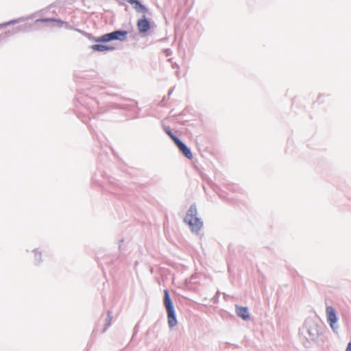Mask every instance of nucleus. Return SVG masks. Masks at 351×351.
Masks as SVG:
<instances>
[{
  "mask_svg": "<svg viewBox=\"0 0 351 351\" xmlns=\"http://www.w3.org/2000/svg\"><path fill=\"white\" fill-rule=\"evenodd\" d=\"M197 211L195 206H192L189 209L184 221L190 226L191 231L197 233L202 228L203 223L197 217Z\"/></svg>",
  "mask_w": 351,
  "mask_h": 351,
  "instance_id": "nucleus-1",
  "label": "nucleus"
},
{
  "mask_svg": "<svg viewBox=\"0 0 351 351\" xmlns=\"http://www.w3.org/2000/svg\"><path fill=\"white\" fill-rule=\"evenodd\" d=\"M164 305L167 310L168 324L170 328L177 325V319L172 301L167 289L164 291Z\"/></svg>",
  "mask_w": 351,
  "mask_h": 351,
  "instance_id": "nucleus-2",
  "label": "nucleus"
},
{
  "mask_svg": "<svg viewBox=\"0 0 351 351\" xmlns=\"http://www.w3.org/2000/svg\"><path fill=\"white\" fill-rule=\"evenodd\" d=\"M128 32L124 30H117L102 35L95 39L96 43H108L112 40L123 41L126 39Z\"/></svg>",
  "mask_w": 351,
  "mask_h": 351,
  "instance_id": "nucleus-3",
  "label": "nucleus"
},
{
  "mask_svg": "<svg viewBox=\"0 0 351 351\" xmlns=\"http://www.w3.org/2000/svg\"><path fill=\"white\" fill-rule=\"evenodd\" d=\"M326 313L328 322H329L330 327L334 329V325L337 321L336 311L332 306H327Z\"/></svg>",
  "mask_w": 351,
  "mask_h": 351,
  "instance_id": "nucleus-4",
  "label": "nucleus"
},
{
  "mask_svg": "<svg viewBox=\"0 0 351 351\" xmlns=\"http://www.w3.org/2000/svg\"><path fill=\"white\" fill-rule=\"evenodd\" d=\"M176 145L180 149V151L184 155L185 157H186L189 159L193 158V154L188 147L183 143L180 140H176Z\"/></svg>",
  "mask_w": 351,
  "mask_h": 351,
  "instance_id": "nucleus-5",
  "label": "nucleus"
},
{
  "mask_svg": "<svg viewBox=\"0 0 351 351\" xmlns=\"http://www.w3.org/2000/svg\"><path fill=\"white\" fill-rule=\"evenodd\" d=\"M137 28L141 33H145L149 29V22L146 19L145 16L137 21Z\"/></svg>",
  "mask_w": 351,
  "mask_h": 351,
  "instance_id": "nucleus-6",
  "label": "nucleus"
},
{
  "mask_svg": "<svg viewBox=\"0 0 351 351\" xmlns=\"http://www.w3.org/2000/svg\"><path fill=\"white\" fill-rule=\"evenodd\" d=\"M236 312L237 315L243 319L246 320L250 318L248 310L246 307L236 306Z\"/></svg>",
  "mask_w": 351,
  "mask_h": 351,
  "instance_id": "nucleus-7",
  "label": "nucleus"
},
{
  "mask_svg": "<svg viewBox=\"0 0 351 351\" xmlns=\"http://www.w3.org/2000/svg\"><path fill=\"white\" fill-rule=\"evenodd\" d=\"M92 49L95 51H112L114 49V47L110 45H94L91 47Z\"/></svg>",
  "mask_w": 351,
  "mask_h": 351,
  "instance_id": "nucleus-8",
  "label": "nucleus"
},
{
  "mask_svg": "<svg viewBox=\"0 0 351 351\" xmlns=\"http://www.w3.org/2000/svg\"><path fill=\"white\" fill-rule=\"evenodd\" d=\"M134 8L136 10V11L138 12H147V9L141 3L138 1L136 2L134 4Z\"/></svg>",
  "mask_w": 351,
  "mask_h": 351,
  "instance_id": "nucleus-9",
  "label": "nucleus"
},
{
  "mask_svg": "<svg viewBox=\"0 0 351 351\" xmlns=\"http://www.w3.org/2000/svg\"><path fill=\"white\" fill-rule=\"evenodd\" d=\"M58 22V23H62V21L60 19H38L36 21V23L38 22Z\"/></svg>",
  "mask_w": 351,
  "mask_h": 351,
  "instance_id": "nucleus-10",
  "label": "nucleus"
},
{
  "mask_svg": "<svg viewBox=\"0 0 351 351\" xmlns=\"http://www.w3.org/2000/svg\"><path fill=\"white\" fill-rule=\"evenodd\" d=\"M167 134L171 137L173 141L176 143V140H180L176 136H175L170 130H167Z\"/></svg>",
  "mask_w": 351,
  "mask_h": 351,
  "instance_id": "nucleus-11",
  "label": "nucleus"
},
{
  "mask_svg": "<svg viewBox=\"0 0 351 351\" xmlns=\"http://www.w3.org/2000/svg\"><path fill=\"white\" fill-rule=\"evenodd\" d=\"M34 254H35V258H36V259L40 260V256H41L40 253V252H35V253H34Z\"/></svg>",
  "mask_w": 351,
  "mask_h": 351,
  "instance_id": "nucleus-12",
  "label": "nucleus"
},
{
  "mask_svg": "<svg viewBox=\"0 0 351 351\" xmlns=\"http://www.w3.org/2000/svg\"><path fill=\"white\" fill-rule=\"evenodd\" d=\"M346 351H351V342H349Z\"/></svg>",
  "mask_w": 351,
  "mask_h": 351,
  "instance_id": "nucleus-13",
  "label": "nucleus"
},
{
  "mask_svg": "<svg viewBox=\"0 0 351 351\" xmlns=\"http://www.w3.org/2000/svg\"><path fill=\"white\" fill-rule=\"evenodd\" d=\"M131 4H135L138 0H127Z\"/></svg>",
  "mask_w": 351,
  "mask_h": 351,
  "instance_id": "nucleus-14",
  "label": "nucleus"
},
{
  "mask_svg": "<svg viewBox=\"0 0 351 351\" xmlns=\"http://www.w3.org/2000/svg\"><path fill=\"white\" fill-rule=\"evenodd\" d=\"M7 24H3V25H1V26H5Z\"/></svg>",
  "mask_w": 351,
  "mask_h": 351,
  "instance_id": "nucleus-15",
  "label": "nucleus"
}]
</instances>
